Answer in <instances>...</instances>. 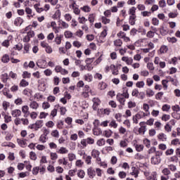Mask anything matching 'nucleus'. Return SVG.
<instances>
[{"mask_svg": "<svg viewBox=\"0 0 180 180\" xmlns=\"http://www.w3.org/2000/svg\"><path fill=\"white\" fill-rule=\"evenodd\" d=\"M61 16V12L60 11V10H57L55 13L52 15V18L54 19V20H57V19H60Z\"/></svg>", "mask_w": 180, "mask_h": 180, "instance_id": "32", "label": "nucleus"}, {"mask_svg": "<svg viewBox=\"0 0 180 180\" xmlns=\"http://www.w3.org/2000/svg\"><path fill=\"white\" fill-rule=\"evenodd\" d=\"M101 155V152L98 150V149H93L91 150V157L93 158H96V157H99Z\"/></svg>", "mask_w": 180, "mask_h": 180, "instance_id": "25", "label": "nucleus"}, {"mask_svg": "<svg viewBox=\"0 0 180 180\" xmlns=\"http://www.w3.org/2000/svg\"><path fill=\"white\" fill-rule=\"evenodd\" d=\"M158 139L160 141H167V135L164 133H160L158 135Z\"/></svg>", "mask_w": 180, "mask_h": 180, "instance_id": "29", "label": "nucleus"}, {"mask_svg": "<svg viewBox=\"0 0 180 180\" xmlns=\"http://www.w3.org/2000/svg\"><path fill=\"white\" fill-rule=\"evenodd\" d=\"M115 118L116 119L117 122H119V123H120L122 122V114L120 113L115 114Z\"/></svg>", "mask_w": 180, "mask_h": 180, "instance_id": "62", "label": "nucleus"}, {"mask_svg": "<svg viewBox=\"0 0 180 180\" xmlns=\"http://www.w3.org/2000/svg\"><path fill=\"white\" fill-rule=\"evenodd\" d=\"M84 79L87 82H92L94 81V76L91 73H87L84 75Z\"/></svg>", "mask_w": 180, "mask_h": 180, "instance_id": "14", "label": "nucleus"}, {"mask_svg": "<svg viewBox=\"0 0 180 180\" xmlns=\"http://www.w3.org/2000/svg\"><path fill=\"white\" fill-rule=\"evenodd\" d=\"M81 9L83 11V12H91V7L89 6H84L82 7Z\"/></svg>", "mask_w": 180, "mask_h": 180, "instance_id": "63", "label": "nucleus"}, {"mask_svg": "<svg viewBox=\"0 0 180 180\" xmlns=\"http://www.w3.org/2000/svg\"><path fill=\"white\" fill-rule=\"evenodd\" d=\"M22 23H23V19L20 17H18L14 20L15 26H21Z\"/></svg>", "mask_w": 180, "mask_h": 180, "instance_id": "22", "label": "nucleus"}, {"mask_svg": "<svg viewBox=\"0 0 180 180\" xmlns=\"http://www.w3.org/2000/svg\"><path fill=\"white\" fill-rule=\"evenodd\" d=\"M75 165L78 168H82V165H84V162H82V160H77L75 162Z\"/></svg>", "mask_w": 180, "mask_h": 180, "instance_id": "57", "label": "nucleus"}, {"mask_svg": "<svg viewBox=\"0 0 180 180\" xmlns=\"http://www.w3.org/2000/svg\"><path fill=\"white\" fill-rule=\"evenodd\" d=\"M108 87V84H106V83L101 82L98 84V89L101 91H103L104 89H106V88Z\"/></svg>", "mask_w": 180, "mask_h": 180, "instance_id": "38", "label": "nucleus"}, {"mask_svg": "<svg viewBox=\"0 0 180 180\" xmlns=\"http://www.w3.org/2000/svg\"><path fill=\"white\" fill-rule=\"evenodd\" d=\"M65 122L68 124V126H70L71 128H72V117H68L65 119Z\"/></svg>", "mask_w": 180, "mask_h": 180, "instance_id": "40", "label": "nucleus"}, {"mask_svg": "<svg viewBox=\"0 0 180 180\" xmlns=\"http://www.w3.org/2000/svg\"><path fill=\"white\" fill-rule=\"evenodd\" d=\"M68 158L69 161L72 162V161L77 160V155L72 153H68Z\"/></svg>", "mask_w": 180, "mask_h": 180, "instance_id": "36", "label": "nucleus"}, {"mask_svg": "<svg viewBox=\"0 0 180 180\" xmlns=\"http://www.w3.org/2000/svg\"><path fill=\"white\" fill-rule=\"evenodd\" d=\"M8 79H9V76L8 75V73H4L2 75V81L4 83L8 82Z\"/></svg>", "mask_w": 180, "mask_h": 180, "instance_id": "56", "label": "nucleus"}, {"mask_svg": "<svg viewBox=\"0 0 180 180\" xmlns=\"http://www.w3.org/2000/svg\"><path fill=\"white\" fill-rule=\"evenodd\" d=\"M10 58H9V55L8 54H5L2 56L1 58V61L4 63V64H7V63H9L10 61Z\"/></svg>", "mask_w": 180, "mask_h": 180, "instance_id": "35", "label": "nucleus"}, {"mask_svg": "<svg viewBox=\"0 0 180 180\" xmlns=\"http://www.w3.org/2000/svg\"><path fill=\"white\" fill-rule=\"evenodd\" d=\"M172 109L174 112H180V107L178 105H173Z\"/></svg>", "mask_w": 180, "mask_h": 180, "instance_id": "64", "label": "nucleus"}, {"mask_svg": "<svg viewBox=\"0 0 180 180\" xmlns=\"http://www.w3.org/2000/svg\"><path fill=\"white\" fill-rule=\"evenodd\" d=\"M22 77V78H30L32 77V74H30L27 71H25V72H23Z\"/></svg>", "mask_w": 180, "mask_h": 180, "instance_id": "60", "label": "nucleus"}, {"mask_svg": "<svg viewBox=\"0 0 180 180\" xmlns=\"http://www.w3.org/2000/svg\"><path fill=\"white\" fill-rule=\"evenodd\" d=\"M77 171H78V169H70L68 172V174L70 175V176H75V174H77Z\"/></svg>", "mask_w": 180, "mask_h": 180, "instance_id": "58", "label": "nucleus"}, {"mask_svg": "<svg viewBox=\"0 0 180 180\" xmlns=\"http://www.w3.org/2000/svg\"><path fill=\"white\" fill-rule=\"evenodd\" d=\"M112 134H113V131H112V130L110 129L105 130L103 133V136H104V137H107V139H109V137H111Z\"/></svg>", "mask_w": 180, "mask_h": 180, "instance_id": "24", "label": "nucleus"}, {"mask_svg": "<svg viewBox=\"0 0 180 180\" xmlns=\"http://www.w3.org/2000/svg\"><path fill=\"white\" fill-rule=\"evenodd\" d=\"M58 109H60V105L57 104L55 105V108L51 112V116H52V117H56V116H57V110Z\"/></svg>", "mask_w": 180, "mask_h": 180, "instance_id": "18", "label": "nucleus"}, {"mask_svg": "<svg viewBox=\"0 0 180 180\" xmlns=\"http://www.w3.org/2000/svg\"><path fill=\"white\" fill-rule=\"evenodd\" d=\"M11 115L13 117L17 118L22 115V111H20V110L15 109L11 111Z\"/></svg>", "mask_w": 180, "mask_h": 180, "instance_id": "15", "label": "nucleus"}, {"mask_svg": "<svg viewBox=\"0 0 180 180\" xmlns=\"http://www.w3.org/2000/svg\"><path fill=\"white\" fill-rule=\"evenodd\" d=\"M96 144L97 146H98V147H102L103 146H105V144H106V141L103 138L100 139L97 141Z\"/></svg>", "mask_w": 180, "mask_h": 180, "instance_id": "33", "label": "nucleus"}, {"mask_svg": "<svg viewBox=\"0 0 180 180\" xmlns=\"http://www.w3.org/2000/svg\"><path fill=\"white\" fill-rule=\"evenodd\" d=\"M122 60L126 63L127 65H131L133 64V58H129L127 56H123Z\"/></svg>", "mask_w": 180, "mask_h": 180, "instance_id": "10", "label": "nucleus"}, {"mask_svg": "<svg viewBox=\"0 0 180 180\" xmlns=\"http://www.w3.org/2000/svg\"><path fill=\"white\" fill-rule=\"evenodd\" d=\"M144 85H146V83H144V81L137 82L136 84V86L137 88H144Z\"/></svg>", "mask_w": 180, "mask_h": 180, "instance_id": "55", "label": "nucleus"}, {"mask_svg": "<svg viewBox=\"0 0 180 180\" xmlns=\"http://www.w3.org/2000/svg\"><path fill=\"white\" fill-rule=\"evenodd\" d=\"M11 40H12V35L8 36V39L4 41L2 46L4 47H9V41H11Z\"/></svg>", "mask_w": 180, "mask_h": 180, "instance_id": "28", "label": "nucleus"}, {"mask_svg": "<svg viewBox=\"0 0 180 180\" xmlns=\"http://www.w3.org/2000/svg\"><path fill=\"white\" fill-rule=\"evenodd\" d=\"M77 175L78 178H80V179H84V178H85V172L82 169H79Z\"/></svg>", "mask_w": 180, "mask_h": 180, "instance_id": "30", "label": "nucleus"}, {"mask_svg": "<svg viewBox=\"0 0 180 180\" xmlns=\"http://www.w3.org/2000/svg\"><path fill=\"white\" fill-rule=\"evenodd\" d=\"M169 119H171V115H169L165 114L162 116V120L163 122H168V120H169Z\"/></svg>", "mask_w": 180, "mask_h": 180, "instance_id": "53", "label": "nucleus"}, {"mask_svg": "<svg viewBox=\"0 0 180 180\" xmlns=\"http://www.w3.org/2000/svg\"><path fill=\"white\" fill-rule=\"evenodd\" d=\"M131 170H132V172H131L130 174L134 176V178H138L139 174L140 172L139 171V169H137L136 167H131Z\"/></svg>", "mask_w": 180, "mask_h": 180, "instance_id": "23", "label": "nucleus"}, {"mask_svg": "<svg viewBox=\"0 0 180 180\" xmlns=\"http://www.w3.org/2000/svg\"><path fill=\"white\" fill-rule=\"evenodd\" d=\"M41 46L43 49H45V51L48 54H51V53H53V48H51L46 41H41Z\"/></svg>", "mask_w": 180, "mask_h": 180, "instance_id": "5", "label": "nucleus"}, {"mask_svg": "<svg viewBox=\"0 0 180 180\" xmlns=\"http://www.w3.org/2000/svg\"><path fill=\"white\" fill-rule=\"evenodd\" d=\"M25 12L26 14L28 15V18H33V16H34V13L33 12V11H32V8L29 7L25 8Z\"/></svg>", "mask_w": 180, "mask_h": 180, "instance_id": "20", "label": "nucleus"}, {"mask_svg": "<svg viewBox=\"0 0 180 180\" xmlns=\"http://www.w3.org/2000/svg\"><path fill=\"white\" fill-rule=\"evenodd\" d=\"M148 115H150V112L146 113L141 111L135 115V117H136L138 120H140V119H142V117H146V116H148Z\"/></svg>", "mask_w": 180, "mask_h": 180, "instance_id": "9", "label": "nucleus"}, {"mask_svg": "<svg viewBox=\"0 0 180 180\" xmlns=\"http://www.w3.org/2000/svg\"><path fill=\"white\" fill-rule=\"evenodd\" d=\"M43 127V120H37L34 124L30 126V129L32 130H35L37 131L39 129H41Z\"/></svg>", "mask_w": 180, "mask_h": 180, "instance_id": "2", "label": "nucleus"}, {"mask_svg": "<svg viewBox=\"0 0 180 180\" xmlns=\"http://www.w3.org/2000/svg\"><path fill=\"white\" fill-rule=\"evenodd\" d=\"M168 51V46L165 45H162L160 49V54H165Z\"/></svg>", "mask_w": 180, "mask_h": 180, "instance_id": "37", "label": "nucleus"}, {"mask_svg": "<svg viewBox=\"0 0 180 180\" xmlns=\"http://www.w3.org/2000/svg\"><path fill=\"white\" fill-rule=\"evenodd\" d=\"M80 147L82 148H85L86 147V146H88V142L86 141V139H82L80 142Z\"/></svg>", "mask_w": 180, "mask_h": 180, "instance_id": "51", "label": "nucleus"}, {"mask_svg": "<svg viewBox=\"0 0 180 180\" xmlns=\"http://www.w3.org/2000/svg\"><path fill=\"white\" fill-rule=\"evenodd\" d=\"M70 8L73 9V12H74V13H75V15H79L81 11H79V8H78V7H77V4L75 3L72 4L70 6Z\"/></svg>", "mask_w": 180, "mask_h": 180, "instance_id": "11", "label": "nucleus"}, {"mask_svg": "<svg viewBox=\"0 0 180 180\" xmlns=\"http://www.w3.org/2000/svg\"><path fill=\"white\" fill-rule=\"evenodd\" d=\"M63 37H64V36L63 34H56L54 41L56 44L60 45L61 44V41Z\"/></svg>", "mask_w": 180, "mask_h": 180, "instance_id": "17", "label": "nucleus"}, {"mask_svg": "<svg viewBox=\"0 0 180 180\" xmlns=\"http://www.w3.org/2000/svg\"><path fill=\"white\" fill-rule=\"evenodd\" d=\"M154 94H155L154 91L151 90V89H148L146 90V95L149 98H151V96H154Z\"/></svg>", "mask_w": 180, "mask_h": 180, "instance_id": "50", "label": "nucleus"}, {"mask_svg": "<svg viewBox=\"0 0 180 180\" xmlns=\"http://www.w3.org/2000/svg\"><path fill=\"white\" fill-rule=\"evenodd\" d=\"M161 162V158L153 156L151 158V163L153 164V165H158Z\"/></svg>", "mask_w": 180, "mask_h": 180, "instance_id": "8", "label": "nucleus"}, {"mask_svg": "<svg viewBox=\"0 0 180 180\" xmlns=\"http://www.w3.org/2000/svg\"><path fill=\"white\" fill-rule=\"evenodd\" d=\"M110 127H112L113 129H117V123L116 122V120H112L109 124Z\"/></svg>", "mask_w": 180, "mask_h": 180, "instance_id": "46", "label": "nucleus"}, {"mask_svg": "<svg viewBox=\"0 0 180 180\" xmlns=\"http://www.w3.org/2000/svg\"><path fill=\"white\" fill-rule=\"evenodd\" d=\"M160 34H162V36H167V34L169 33V30H168V29L162 27L160 29Z\"/></svg>", "mask_w": 180, "mask_h": 180, "instance_id": "34", "label": "nucleus"}, {"mask_svg": "<svg viewBox=\"0 0 180 180\" xmlns=\"http://www.w3.org/2000/svg\"><path fill=\"white\" fill-rule=\"evenodd\" d=\"M169 109H171V105L168 104H165L162 107V110L163 112H169Z\"/></svg>", "mask_w": 180, "mask_h": 180, "instance_id": "49", "label": "nucleus"}, {"mask_svg": "<svg viewBox=\"0 0 180 180\" xmlns=\"http://www.w3.org/2000/svg\"><path fill=\"white\" fill-rule=\"evenodd\" d=\"M110 69L112 70V75H119V70H117V67H116L115 65H111Z\"/></svg>", "mask_w": 180, "mask_h": 180, "instance_id": "26", "label": "nucleus"}, {"mask_svg": "<svg viewBox=\"0 0 180 180\" xmlns=\"http://www.w3.org/2000/svg\"><path fill=\"white\" fill-rule=\"evenodd\" d=\"M169 18H172V19H174V18H176V16H178V13L176 12H171L168 14Z\"/></svg>", "mask_w": 180, "mask_h": 180, "instance_id": "61", "label": "nucleus"}, {"mask_svg": "<svg viewBox=\"0 0 180 180\" xmlns=\"http://www.w3.org/2000/svg\"><path fill=\"white\" fill-rule=\"evenodd\" d=\"M144 175L146 177V179L148 180H158L157 178V172H153L152 173H150L148 172H144Z\"/></svg>", "mask_w": 180, "mask_h": 180, "instance_id": "3", "label": "nucleus"}, {"mask_svg": "<svg viewBox=\"0 0 180 180\" xmlns=\"http://www.w3.org/2000/svg\"><path fill=\"white\" fill-rule=\"evenodd\" d=\"M22 112L24 113V116L26 117V115H29V106L27 105H23L22 107Z\"/></svg>", "mask_w": 180, "mask_h": 180, "instance_id": "39", "label": "nucleus"}, {"mask_svg": "<svg viewBox=\"0 0 180 180\" xmlns=\"http://www.w3.org/2000/svg\"><path fill=\"white\" fill-rule=\"evenodd\" d=\"M58 154H68V149L65 147H60L59 149L56 150Z\"/></svg>", "mask_w": 180, "mask_h": 180, "instance_id": "16", "label": "nucleus"}, {"mask_svg": "<svg viewBox=\"0 0 180 180\" xmlns=\"http://www.w3.org/2000/svg\"><path fill=\"white\" fill-rule=\"evenodd\" d=\"M136 7H131L129 8V16H136Z\"/></svg>", "mask_w": 180, "mask_h": 180, "instance_id": "44", "label": "nucleus"}, {"mask_svg": "<svg viewBox=\"0 0 180 180\" xmlns=\"http://www.w3.org/2000/svg\"><path fill=\"white\" fill-rule=\"evenodd\" d=\"M101 20H102V23H103L104 25H108V23H110V19L106 18V17L105 16H103L101 18Z\"/></svg>", "mask_w": 180, "mask_h": 180, "instance_id": "54", "label": "nucleus"}, {"mask_svg": "<svg viewBox=\"0 0 180 180\" xmlns=\"http://www.w3.org/2000/svg\"><path fill=\"white\" fill-rule=\"evenodd\" d=\"M50 157H51V160L52 161H56V160H57V159L58 158V155H57L56 153H53V152H51V153H50Z\"/></svg>", "mask_w": 180, "mask_h": 180, "instance_id": "45", "label": "nucleus"}, {"mask_svg": "<svg viewBox=\"0 0 180 180\" xmlns=\"http://www.w3.org/2000/svg\"><path fill=\"white\" fill-rule=\"evenodd\" d=\"M17 143L20 146V147H22V148H25V147L27 146V143H26V140L25 139H17Z\"/></svg>", "mask_w": 180, "mask_h": 180, "instance_id": "12", "label": "nucleus"}, {"mask_svg": "<svg viewBox=\"0 0 180 180\" xmlns=\"http://www.w3.org/2000/svg\"><path fill=\"white\" fill-rule=\"evenodd\" d=\"M143 124H146V122H141L139 123V126H141V127H140V128L138 129V131L136 132V134H141V135H143V134H146V132L147 131V126L143 125Z\"/></svg>", "mask_w": 180, "mask_h": 180, "instance_id": "4", "label": "nucleus"}, {"mask_svg": "<svg viewBox=\"0 0 180 180\" xmlns=\"http://www.w3.org/2000/svg\"><path fill=\"white\" fill-rule=\"evenodd\" d=\"M129 95L127 91L122 94H118L117 95V100L121 105H124V102H126V99H129Z\"/></svg>", "mask_w": 180, "mask_h": 180, "instance_id": "1", "label": "nucleus"}, {"mask_svg": "<svg viewBox=\"0 0 180 180\" xmlns=\"http://www.w3.org/2000/svg\"><path fill=\"white\" fill-rule=\"evenodd\" d=\"M87 174L89 176V178L91 179L95 178V176L96 175V172H95V169L92 167H89L87 169Z\"/></svg>", "mask_w": 180, "mask_h": 180, "instance_id": "6", "label": "nucleus"}, {"mask_svg": "<svg viewBox=\"0 0 180 180\" xmlns=\"http://www.w3.org/2000/svg\"><path fill=\"white\" fill-rule=\"evenodd\" d=\"M136 18H137L136 15H129V22L131 26H134V25H136Z\"/></svg>", "mask_w": 180, "mask_h": 180, "instance_id": "31", "label": "nucleus"}, {"mask_svg": "<svg viewBox=\"0 0 180 180\" xmlns=\"http://www.w3.org/2000/svg\"><path fill=\"white\" fill-rule=\"evenodd\" d=\"M167 40L169 43H171L172 44H174V43H176L178 41V39L175 38V37H168L167 38Z\"/></svg>", "mask_w": 180, "mask_h": 180, "instance_id": "42", "label": "nucleus"}, {"mask_svg": "<svg viewBox=\"0 0 180 180\" xmlns=\"http://www.w3.org/2000/svg\"><path fill=\"white\" fill-rule=\"evenodd\" d=\"M30 108L32 109V110H37L39 109V103L36 101H31L30 103Z\"/></svg>", "mask_w": 180, "mask_h": 180, "instance_id": "13", "label": "nucleus"}, {"mask_svg": "<svg viewBox=\"0 0 180 180\" xmlns=\"http://www.w3.org/2000/svg\"><path fill=\"white\" fill-rule=\"evenodd\" d=\"M118 131L120 133V134H126L127 133V129H126V128L123 127H120L118 129Z\"/></svg>", "mask_w": 180, "mask_h": 180, "instance_id": "48", "label": "nucleus"}, {"mask_svg": "<svg viewBox=\"0 0 180 180\" xmlns=\"http://www.w3.org/2000/svg\"><path fill=\"white\" fill-rule=\"evenodd\" d=\"M143 109L145 110L146 112V113H150V105L147 103H143Z\"/></svg>", "mask_w": 180, "mask_h": 180, "instance_id": "59", "label": "nucleus"}, {"mask_svg": "<svg viewBox=\"0 0 180 180\" xmlns=\"http://www.w3.org/2000/svg\"><path fill=\"white\" fill-rule=\"evenodd\" d=\"M93 134L94 136H101L102 134V129L99 127H94L93 129Z\"/></svg>", "mask_w": 180, "mask_h": 180, "instance_id": "21", "label": "nucleus"}, {"mask_svg": "<svg viewBox=\"0 0 180 180\" xmlns=\"http://www.w3.org/2000/svg\"><path fill=\"white\" fill-rule=\"evenodd\" d=\"M93 101V109L94 110H98V106L101 105V100H99L98 98L95 97L92 100Z\"/></svg>", "mask_w": 180, "mask_h": 180, "instance_id": "7", "label": "nucleus"}, {"mask_svg": "<svg viewBox=\"0 0 180 180\" xmlns=\"http://www.w3.org/2000/svg\"><path fill=\"white\" fill-rule=\"evenodd\" d=\"M134 146L136 148V150L138 151V153H140L143 151V150H144V146L141 144L134 143Z\"/></svg>", "mask_w": 180, "mask_h": 180, "instance_id": "27", "label": "nucleus"}, {"mask_svg": "<svg viewBox=\"0 0 180 180\" xmlns=\"http://www.w3.org/2000/svg\"><path fill=\"white\" fill-rule=\"evenodd\" d=\"M29 82L26 81L25 79H22L20 82V86H22L23 88L28 86Z\"/></svg>", "mask_w": 180, "mask_h": 180, "instance_id": "47", "label": "nucleus"}, {"mask_svg": "<svg viewBox=\"0 0 180 180\" xmlns=\"http://www.w3.org/2000/svg\"><path fill=\"white\" fill-rule=\"evenodd\" d=\"M58 25H59V27H60V29H68L69 25L68 23L60 20L58 21Z\"/></svg>", "mask_w": 180, "mask_h": 180, "instance_id": "19", "label": "nucleus"}, {"mask_svg": "<svg viewBox=\"0 0 180 180\" xmlns=\"http://www.w3.org/2000/svg\"><path fill=\"white\" fill-rule=\"evenodd\" d=\"M52 137H55L56 139H58L60 137V133L58 132V130L55 129L51 131V133Z\"/></svg>", "mask_w": 180, "mask_h": 180, "instance_id": "41", "label": "nucleus"}, {"mask_svg": "<svg viewBox=\"0 0 180 180\" xmlns=\"http://www.w3.org/2000/svg\"><path fill=\"white\" fill-rule=\"evenodd\" d=\"M122 44H123V41L121 39L114 41V46H115V47H122Z\"/></svg>", "mask_w": 180, "mask_h": 180, "instance_id": "43", "label": "nucleus"}, {"mask_svg": "<svg viewBox=\"0 0 180 180\" xmlns=\"http://www.w3.org/2000/svg\"><path fill=\"white\" fill-rule=\"evenodd\" d=\"M72 33L71 32V31H65L64 33V36L66 39H71V37H72Z\"/></svg>", "mask_w": 180, "mask_h": 180, "instance_id": "52", "label": "nucleus"}]
</instances>
